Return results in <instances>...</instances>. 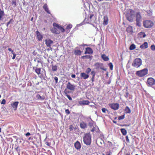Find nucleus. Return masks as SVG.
<instances>
[{
	"label": "nucleus",
	"mask_w": 155,
	"mask_h": 155,
	"mask_svg": "<svg viewBox=\"0 0 155 155\" xmlns=\"http://www.w3.org/2000/svg\"><path fill=\"white\" fill-rule=\"evenodd\" d=\"M82 58L83 59L84 58H87V59H89L90 58L91 56L90 55H84L82 56Z\"/></svg>",
	"instance_id": "nucleus-37"
},
{
	"label": "nucleus",
	"mask_w": 155,
	"mask_h": 155,
	"mask_svg": "<svg viewBox=\"0 0 155 155\" xmlns=\"http://www.w3.org/2000/svg\"><path fill=\"white\" fill-rule=\"evenodd\" d=\"M108 23V18L107 16H104V21L103 24L104 25H106Z\"/></svg>",
	"instance_id": "nucleus-19"
},
{
	"label": "nucleus",
	"mask_w": 155,
	"mask_h": 155,
	"mask_svg": "<svg viewBox=\"0 0 155 155\" xmlns=\"http://www.w3.org/2000/svg\"><path fill=\"white\" fill-rule=\"evenodd\" d=\"M93 50L91 48L87 47L86 48V51L85 52L84 54H92L93 53Z\"/></svg>",
	"instance_id": "nucleus-12"
},
{
	"label": "nucleus",
	"mask_w": 155,
	"mask_h": 155,
	"mask_svg": "<svg viewBox=\"0 0 155 155\" xmlns=\"http://www.w3.org/2000/svg\"><path fill=\"white\" fill-rule=\"evenodd\" d=\"M8 50L9 51H11L12 54L14 53L13 50H12V48H8Z\"/></svg>",
	"instance_id": "nucleus-53"
},
{
	"label": "nucleus",
	"mask_w": 155,
	"mask_h": 155,
	"mask_svg": "<svg viewBox=\"0 0 155 155\" xmlns=\"http://www.w3.org/2000/svg\"><path fill=\"white\" fill-rule=\"evenodd\" d=\"M91 71V69L90 68H88L86 69V72L87 74H89Z\"/></svg>",
	"instance_id": "nucleus-40"
},
{
	"label": "nucleus",
	"mask_w": 155,
	"mask_h": 155,
	"mask_svg": "<svg viewBox=\"0 0 155 155\" xmlns=\"http://www.w3.org/2000/svg\"><path fill=\"white\" fill-rule=\"evenodd\" d=\"M13 54V56L12 57V59H14L15 58V57L16 56V54L14 52L12 54Z\"/></svg>",
	"instance_id": "nucleus-52"
},
{
	"label": "nucleus",
	"mask_w": 155,
	"mask_h": 155,
	"mask_svg": "<svg viewBox=\"0 0 155 155\" xmlns=\"http://www.w3.org/2000/svg\"><path fill=\"white\" fill-rule=\"evenodd\" d=\"M135 16V11L131 9H129L126 15L127 19L130 22H132Z\"/></svg>",
	"instance_id": "nucleus-1"
},
{
	"label": "nucleus",
	"mask_w": 155,
	"mask_h": 155,
	"mask_svg": "<svg viewBox=\"0 0 155 155\" xmlns=\"http://www.w3.org/2000/svg\"><path fill=\"white\" fill-rule=\"evenodd\" d=\"M109 106L113 109L114 110H117L119 106V104L117 103H113L109 104Z\"/></svg>",
	"instance_id": "nucleus-8"
},
{
	"label": "nucleus",
	"mask_w": 155,
	"mask_h": 155,
	"mask_svg": "<svg viewBox=\"0 0 155 155\" xmlns=\"http://www.w3.org/2000/svg\"><path fill=\"white\" fill-rule=\"evenodd\" d=\"M52 69L53 71H55L57 70V66L56 65L52 66Z\"/></svg>",
	"instance_id": "nucleus-36"
},
{
	"label": "nucleus",
	"mask_w": 155,
	"mask_h": 155,
	"mask_svg": "<svg viewBox=\"0 0 155 155\" xmlns=\"http://www.w3.org/2000/svg\"><path fill=\"white\" fill-rule=\"evenodd\" d=\"M153 22L150 20H146L143 22V25L147 28H150L153 26Z\"/></svg>",
	"instance_id": "nucleus-5"
},
{
	"label": "nucleus",
	"mask_w": 155,
	"mask_h": 155,
	"mask_svg": "<svg viewBox=\"0 0 155 155\" xmlns=\"http://www.w3.org/2000/svg\"><path fill=\"white\" fill-rule=\"evenodd\" d=\"M108 65L109 66L111 70H112L113 69V65L111 63H110Z\"/></svg>",
	"instance_id": "nucleus-38"
},
{
	"label": "nucleus",
	"mask_w": 155,
	"mask_h": 155,
	"mask_svg": "<svg viewBox=\"0 0 155 155\" xmlns=\"http://www.w3.org/2000/svg\"><path fill=\"white\" fill-rule=\"evenodd\" d=\"M127 31L129 33H131L133 32V28L131 26H130L127 27L126 29Z\"/></svg>",
	"instance_id": "nucleus-22"
},
{
	"label": "nucleus",
	"mask_w": 155,
	"mask_h": 155,
	"mask_svg": "<svg viewBox=\"0 0 155 155\" xmlns=\"http://www.w3.org/2000/svg\"><path fill=\"white\" fill-rule=\"evenodd\" d=\"M87 124L84 121L81 122L80 124V127L82 129H85L87 128Z\"/></svg>",
	"instance_id": "nucleus-15"
},
{
	"label": "nucleus",
	"mask_w": 155,
	"mask_h": 155,
	"mask_svg": "<svg viewBox=\"0 0 155 155\" xmlns=\"http://www.w3.org/2000/svg\"><path fill=\"white\" fill-rule=\"evenodd\" d=\"M147 84L148 86H151L155 84V80L152 78H148Z\"/></svg>",
	"instance_id": "nucleus-7"
},
{
	"label": "nucleus",
	"mask_w": 155,
	"mask_h": 155,
	"mask_svg": "<svg viewBox=\"0 0 155 155\" xmlns=\"http://www.w3.org/2000/svg\"><path fill=\"white\" fill-rule=\"evenodd\" d=\"M80 76L82 79H86L88 78L89 75L87 74H86L85 73L82 72L81 73Z\"/></svg>",
	"instance_id": "nucleus-13"
},
{
	"label": "nucleus",
	"mask_w": 155,
	"mask_h": 155,
	"mask_svg": "<svg viewBox=\"0 0 155 155\" xmlns=\"http://www.w3.org/2000/svg\"><path fill=\"white\" fill-rule=\"evenodd\" d=\"M148 47V44L147 42H144L143 44L140 46V48L141 49H145Z\"/></svg>",
	"instance_id": "nucleus-20"
},
{
	"label": "nucleus",
	"mask_w": 155,
	"mask_h": 155,
	"mask_svg": "<svg viewBox=\"0 0 155 155\" xmlns=\"http://www.w3.org/2000/svg\"><path fill=\"white\" fill-rule=\"evenodd\" d=\"M43 9L45 10V11L49 14H50V12L48 8V6H47V4H45L43 6Z\"/></svg>",
	"instance_id": "nucleus-17"
},
{
	"label": "nucleus",
	"mask_w": 155,
	"mask_h": 155,
	"mask_svg": "<svg viewBox=\"0 0 155 155\" xmlns=\"http://www.w3.org/2000/svg\"><path fill=\"white\" fill-rule=\"evenodd\" d=\"M73 129L74 127L72 125H71L69 126V129L70 131L72 130Z\"/></svg>",
	"instance_id": "nucleus-45"
},
{
	"label": "nucleus",
	"mask_w": 155,
	"mask_h": 155,
	"mask_svg": "<svg viewBox=\"0 0 155 155\" xmlns=\"http://www.w3.org/2000/svg\"><path fill=\"white\" fill-rule=\"evenodd\" d=\"M148 70L147 68H144L141 71H137L136 74L140 77H143L147 74Z\"/></svg>",
	"instance_id": "nucleus-6"
},
{
	"label": "nucleus",
	"mask_w": 155,
	"mask_h": 155,
	"mask_svg": "<svg viewBox=\"0 0 155 155\" xmlns=\"http://www.w3.org/2000/svg\"><path fill=\"white\" fill-rule=\"evenodd\" d=\"M90 102L89 101L87 100H84L79 101L78 102L79 104L80 105H88Z\"/></svg>",
	"instance_id": "nucleus-14"
},
{
	"label": "nucleus",
	"mask_w": 155,
	"mask_h": 155,
	"mask_svg": "<svg viewBox=\"0 0 155 155\" xmlns=\"http://www.w3.org/2000/svg\"><path fill=\"white\" fill-rule=\"evenodd\" d=\"M31 135V134L29 132H28L25 134V135L26 136H28Z\"/></svg>",
	"instance_id": "nucleus-60"
},
{
	"label": "nucleus",
	"mask_w": 155,
	"mask_h": 155,
	"mask_svg": "<svg viewBox=\"0 0 155 155\" xmlns=\"http://www.w3.org/2000/svg\"><path fill=\"white\" fill-rule=\"evenodd\" d=\"M129 94L128 92H127L124 95L125 97L126 98H127L128 97V95Z\"/></svg>",
	"instance_id": "nucleus-55"
},
{
	"label": "nucleus",
	"mask_w": 155,
	"mask_h": 155,
	"mask_svg": "<svg viewBox=\"0 0 155 155\" xmlns=\"http://www.w3.org/2000/svg\"><path fill=\"white\" fill-rule=\"evenodd\" d=\"M36 33L38 40L39 41H41L43 38L42 35L38 31H36Z\"/></svg>",
	"instance_id": "nucleus-16"
},
{
	"label": "nucleus",
	"mask_w": 155,
	"mask_h": 155,
	"mask_svg": "<svg viewBox=\"0 0 155 155\" xmlns=\"http://www.w3.org/2000/svg\"><path fill=\"white\" fill-rule=\"evenodd\" d=\"M74 146L75 148L77 149L80 148L81 146L80 143L78 141H77L74 144Z\"/></svg>",
	"instance_id": "nucleus-21"
},
{
	"label": "nucleus",
	"mask_w": 155,
	"mask_h": 155,
	"mask_svg": "<svg viewBox=\"0 0 155 155\" xmlns=\"http://www.w3.org/2000/svg\"><path fill=\"white\" fill-rule=\"evenodd\" d=\"M97 144L99 145H102L104 143V142L102 140L100 139V140H98L97 141Z\"/></svg>",
	"instance_id": "nucleus-34"
},
{
	"label": "nucleus",
	"mask_w": 155,
	"mask_h": 155,
	"mask_svg": "<svg viewBox=\"0 0 155 155\" xmlns=\"http://www.w3.org/2000/svg\"><path fill=\"white\" fill-rule=\"evenodd\" d=\"M93 15H91L89 18H88V20L90 21H92V20H91V19L93 17Z\"/></svg>",
	"instance_id": "nucleus-48"
},
{
	"label": "nucleus",
	"mask_w": 155,
	"mask_h": 155,
	"mask_svg": "<svg viewBox=\"0 0 155 155\" xmlns=\"http://www.w3.org/2000/svg\"><path fill=\"white\" fill-rule=\"evenodd\" d=\"M111 153V151L110 150L109 151L106 152V155H110Z\"/></svg>",
	"instance_id": "nucleus-56"
},
{
	"label": "nucleus",
	"mask_w": 155,
	"mask_h": 155,
	"mask_svg": "<svg viewBox=\"0 0 155 155\" xmlns=\"http://www.w3.org/2000/svg\"><path fill=\"white\" fill-rule=\"evenodd\" d=\"M66 87L71 91H74L75 89V86L72 84L70 82H68L66 85Z\"/></svg>",
	"instance_id": "nucleus-9"
},
{
	"label": "nucleus",
	"mask_w": 155,
	"mask_h": 155,
	"mask_svg": "<svg viewBox=\"0 0 155 155\" xmlns=\"http://www.w3.org/2000/svg\"><path fill=\"white\" fill-rule=\"evenodd\" d=\"M125 110L126 113H130L131 112V110L129 107L127 106L125 109Z\"/></svg>",
	"instance_id": "nucleus-32"
},
{
	"label": "nucleus",
	"mask_w": 155,
	"mask_h": 155,
	"mask_svg": "<svg viewBox=\"0 0 155 155\" xmlns=\"http://www.w3.org/2000/svg\"><path fill=\"white\" fill-rule=\"evenodd\" d=\"M65 95L69 99V100L71 101L72 100L71 97L69 95L67 94L66 93H65Z\"/></svg>",
	"instance_id": "nucleus-41"
},
{
	"label": "nucleus",
	"mask_w": 155,
	"mask_h": 155,
	"mask_svg": "<svg viewBox=\"0 0 155 155\" xmlns=\"http://www.w3.org/2000/svg\"><path fill=\"white\" fill-rule=\"evenodd\" d=\"M65 112L68 114H69L70 113V112L68 109H67L65 110Z\"/></svg>",
	"instance_id": "nucleus-58"
},
{
	"label": "nucleus",
	"mask_w": 155,
	"mask_h": 155,
	"mask_svg": "<svg viewBox=\"0 0 155 155\" xmlns=\"http://www.w3.org/2000/svg\"><path fill=\"white\" fill-rule=\"evenodd\" d=\"M81 53V51L79 50H75L74 51V54L76 55H80Z\"/></svg>",
	"instance_id": "nucleus-26"
},
{
	"label": "nucleus",
	"mask_w": 155,
	"mask_h": 155,
	"mask_svg": "<svg viewBox=\"0 0 155 155\" xmlns=\"http://www.w3.org/2000/svg\"><path fill=\"white\" fill-rule=\"evenodd\" d=\"M136 25L140 27L141 26L142 17L140 12H137L136 14Z\"/></svg>",
	"instance_id": "nucleus-3"
},
{
	"label": "nucleus",
	"mask_w": 155,
	"mask_h": 155,
	"mask_svg": "<svg viewBox=\"0 0 155 155\" xmlns=\"http://www.w3.org/2000/svg\"><path fill=\"white\" fill-rule=\"evenodd\" d=\"M124 115L120 116L118 117V119L119 120L124 119Z\"/></svg>",
	"instance_id": "nucleus-39"
},
{
	"label": "nucleus",
	"mask_w": 155,
	"mask_h": 155,
	"mask_svg": "<svg viewBox=\"0 0 155 155\" xmlns=\"http://www.w3.org/2000/svg\"><path fill=\"white\" fill-rule=\"evenodd\" d=\"M101 57L105 61H107L109 60L108 57L105 54L102 55Z\"/></svg>",
	"instance_id": "nucleus-29"
},
{
	"label": "nucleus",
	"mask_w": 155,
	"mask_h": 155,
	"mask_svg": "<svg viewBox=\"0 0 155 155\" xmlns=\"http://www.w3.org/2000/svg\"><path fill=\"white\" fill-rule=\"evenodd\" d=\"M36 98L39 100H44L45 99V97L43 95L41 96L39 94H38L36 96Z\"/></svg>",
	"instance_id": "nucleus-23"
},
{
	"label": "nucleus",
	"mask_w": 155,
	"mask_h": 155,
	"mask_svg": "<svg viewBox=\"0 0 155 155\" xmlns=\"http://www.w3.org/2000/svg\"><path fill=\"white\" fill-rule=\"evenodd\" d=\"M6 101L5 99H3L1 102V104H5L6 103Z\"/></svg>",
	"instance_id": "nucleus-49"
},
{
	"label": "nucleus",
	"mask_w": 155,
	"mask_h": 155,
	"mask_svg": "<svg viewBox=\"0 0 155 155\" xmlns=\"http://www.w3.org/2000/svg\"><path fill=\"white\" fill-rule=\"evenodd\" d=\"M51 31L52 32L56 34H58L59 33L57 29L55 28H52Z\"/></svg>",
	"instance_id": "nucleus-25"
},
{
	"label": "nucleus",
	"mask_w": 155,
	"mask_h": 155,
	"mask_svg": "<svg viewBox=\"0 0 155 155\" xmlns=\"http://www.w3.org/2000/svg\"><path fill=\"white\" fill-rule=\"evenodd\" d=\"M91 135L90 133L84 134L83 137V141L84 144L87 145H90L91 142Z\"/></svg>",
	"instance_id": "nucleus-2"
},
{
	"label": "nucleus",
	"mask_w": 155,
	"mask_h": 155,
	"mask_svg": "<svg viewBox=\"0 0 155 155\" xmlns=\"http://www.w3.org/2000/svg\"><path fill=\"white\" fill-rule=\"evenodd\" d=\"M75 74H72L71 75V77L73 78H74L75 77Z\"/></svg>",
	"instance_id": "nucleus-61"
},
{
	"label": "nucleus",
	"mask_w": 155,
	"mask_h": 155,
	"mask_svg": "<svg viewBox=\"0 0 155 155\" xmlns=\"http://www.w3.org/2000/svg\"><path fill=\"white\" fill-rule=\"evenodd\" d=\"M100 69L101 70H103L104 71H106L107 70V69L106 68H103V67H101Z\"/></svg>",
	"instance_id": "nucleus-59"
},
{
	"label": "nucleus",
	"mask_w": 155,
	"mask_h": 155,
	"mask_svg": "<svg viewBox=\"0 0 155 155\" xmlns=\"http://www.w3.org/2000/svg\"><path fill=\"white\" fill-rule=\"evenodd\" d=\"M142 61L139 58H136L133 61L132 65L136 68L139 67L142 64Z\"/></svg>",
	"instance_id": "nucleus-4"
},
{
	"label": "nucleus",
	"mask_w": 155,
	"mask_h": 155,
	"mask_svg": "<svg viewBox=\"0 0 155 155\" xmlns=\"http://www.w3.org/2000/svg\"><path fill=\"white\" fill-rule=\"evenodd\" d=\"M13 21V19H10V21L7 23H8V24H10Z\"/></svg>",
	"instance_id": "nucleus-57"
},
{
	"label": "nucleus",
	"mask_w": 155,
	"mask_h": 155,
	"mask_svg": "<svg viewBox=\"0 0 155 155\" xmlns=\"http://www.w3.org/2000/svg\"><path fill=\"white\" fill-rule=\"evenodd\" d=\"M45 43L47 47L51 48V45L53 43V41L50 39H46Z\"/></svg>",
	"instance_id": "nucleus-10"
},
{
	"label": "nucleus",
	"mask_w": 155,
	"mask_h": 155,
	"mask_svg": "<svg viewBox=\"0 0 155 155\" xmlns=\"http://www.w3.org/2000/svg\"><path fill=\"white\" fill-rule=\"evenodd\" d=\"M126 140L127 142L129 143L130 142V140L128 138V136H127L126 137Z\"/></svg>",
	"instance_id": "nucleus-54"
},
{
	"label": "nucleus",
	"mask_w": 155,
	"mask_h": 155,
	"mask_svg": "<svg viewBox=\"0 0 155 155\" xmlns=\"http://www.w3.org/2000/svg\"><path fill=\"white\" fill-rule=\"evenodd\" d=\"M54 79L55 81V83H58V78L57 77H55L54 78Z\"/></svg>",
	"instance_id": "nucleus-51"
},
{
	"label": "nucleus",
	"mask_w": 155,
	"mask_h": 155,
	"mask_svg": "<svg viewBox=\"0 0 155 155\" xmlns=\"http://www.w3.org/2000/svg\"><path fill=\"white\" fill-rule=\"evenodd\" d=\"M18 102L15 101L11 105L12 107L15 109V110L17 108L18 105Z\"/></svg>",
	"instance_id": "nucleus-18"
},
{
	"label": "nucleus",
	"mask_w": 155,
	"mask_h": 155,
	"mask_svg": "<svg viewBox=\"0 0 155 155\" xmlns=\"http://www.w3.org/2000/svg\"><path fill=\"white\" fill-rule=\"evenodd\" d=\"M148 16H151L152 15V12L151 10H147L146 11Z\"/></svg>",
	"instance_id": "nucleus-33"
},
{
	"label": "nucleus",
	"mask_w": 155,
	"mask_h": 155,
	"mask_svg": "<svg viewBox=\"0 0 155 155\" xmlns=\"http://www.w3.org/2000/svg\"><path fill=\"white\" fill-rule=\"evenodd\" d=\"M139 35L141 38H144L146 37V35L144 32H141L139 33Z\"/></svg>",
	"instance_id": "nucleus-30"
},
{
	"label": "nucleus",
	"mask_w": 155,
	"mask_h": 155,
	"mask_svg": "<svg viewBox=\"0 0 155 155\" xmlns=\"http://www.w3.org/2000/svg\"><path fill=\"white\" fill-rule=\"evenodd\" d=\"M12 5H14V6H16V3L15 0H13L12 2Z\"/></svg>",
	"instance_id": "nucleus-44"
},
{
	"label": "nucleus",
	"mask_w": 155,
	"mask_h": 155,
	"mask_svg": "<svg viewBox=\"0 0 155 155\" xmlns=\"http://www.w3.org/2000/svg\"><path fill=\"white\" fill-rule=\"evenodd\" d=\"M121 132L124 135H125L127 133L126 130L124 128H122L120 129Z\"/></svg>",
	"instance_id": "nucleus-27"
},
{
	"label": "nucleus",
	"mask_w": 155,
	"mask_h": 155,
	"mask_svg": "<svg viewBox=\"0 0 155 155\" xmlns=\"http://www.w3.org/2000/svg\"><path fill=\"white\" fill-rule=\"evenodd\" d=\"M91 131L92 132H98L99 131V130L98 127L95 126V127H93Z\"/></svg>",
	"instance_id": "nucleus-24"
},
{
	"label": "nucleus",
	"mask_w": 155,
	"mask_h": 155,
	"mask_svg": "<svg viewBox=\"0 0 155 155\" xmlns=\"http://www.w3.org/2000/svg\"><path fill=\"white\" fill-rule=\"evenodd\" d=\"M94 77H92L91 78V81L92 82H94Z\"/></svg>",
	"instance_id": "nucleus-62"
},
{
	"label": "nucleus",
	"mask_w": 155,
	"mask_h": 155,
	"mask_svg": "<svg viewBox=\"0 0 155 155\" xmlns=\"http://www.w3.org/2000/svg\"><path fill=\"white\" fill-rule=\"evenodd\" d=\"M53 25L54 26L58 28L62 32H64L65 31V30L64 28H63L61 26H60L59 25L57 24L56 23H54L53 24Z\"/></svg>",
	"instance_id": "nucleus-11"
},
{
	"label": "nucleus",
	"mask_w": 155,
	"mask_h": 155,
	"mask_svg": "<svg viewBox=\"0 0 155 155\" xmlns=\"http://www.w3.org/2000/svg\"><path fill=\"white\" fill-rule=\"evenodd\" d=\"M15 149H16V150L18 153H20V149L18 147V146L16 147L15 148Z\"/></svg>",
	"instance_id": "nucleus-47"
},
{
	"label": "nucleus",
	"mask_w": 155,
	"mask_h": 155,
	"mask_svg": "<svg viewBox=\"0 0 155 155\" xmlns=\"http://www.w3.org/2000/svg\"><path fill=\"white\" fill-rule=\"evenodd\" d=\"M136 48L135 45L134 44H132L130 46L129 49L130 50H133Z\"/></svg>",
	"instance_id": "nucleus-35"
},
{
	"label": "nucleus",
	"mask_w": 155,
	"mask_h": 155,
	"mask_svg": "<svg viewBox=\"0 0 155 155\" xmlns=\"http://www.w3.org/2000/svg\"><path fill=\"white\" fill-rule=\"evenodd\" d=\"M41 68H36L35 69V71L38 75H39L41 73Z\"/></svg>",
	"instance_id": "nucleus-28"
},
{
	"label": "nucleus",
	"mask_w": 155,
	"mask_h": 155,
	"mask_svg": "<svg viewBox=\"0 0 155 155\" xmlns=\"http://www.w3.org/2000/svg\"><path fill=\"white\" fill-rule=\"evenodd\" d=\"M82 45L84 46H87V45L86 44H83V45Z\"/></svg>",
	"instance_id": "nucleus-63"
},
{
	"label": "nucleus",
	"mask_w": 155,
	"mask_h": 155,
	"mask_svg": "<svg viewBox=\"0 0 155 155\" xmlns=\"http://www.w3.org/2000/svg\"><path fill=\"white\" fill-rule=\"evenodd\" d=\"M72 26L71 25H68L67 26L66 28L67 29H70L72 27Z\"/></svg>",
	"instance_id": "nucleus-50"
},
{
	"label": "nucleus",
	"mask_w": 155,
	"mask_h": 155,
	"mask_svg": "<svg viewBox=\"0 0 155 155\" xmlns=\"http://www.w3.org/2000/svg\"><path fill=\"white\" fill-rule=\"evenodd\" d=\"M91 74L92 75V77H95V73L94 71H92L91 72Z\"/></svg>",
	"instance_id": "nucleus-46"
},
{
	"label": "nucleus",
	"mask_w": 155,
	"mask_h": 155,
	"mask_svg": "<svg viewBox=\"0 0 155 155\" xmlns=\"http://www.w3.org/2000/svg\"><path fill=\"white\" fill-rule=\"evenodd\" d=\"M151 49L153 51H155V46L154 45H152L150 47Z\"/></svg>",
	"instance_id": "nucleus-42"
},
{
	"label": "nucleus",
	"mask_w": 155,
	"mask_h": 155,
	"mask_svg": "<svg viewBox=\"0 0 155 155\" xmlns=\"http://www.w3.org/2000/svg\"><path fill=\"white\" fill-rule=\"evenodd\" d=\"M99 64L98 63H97L95 64V65H99Z\"/></svg>",
	"instance_id": "nucleus-64"
},
{
	"label": "nucleus",
	"mask_w": 155,
	"mask_h": 155,
	"mask_svg": "<svg viewBox=\"0 0 155 155\" xmlns=\"http://www.w3.org/2000/svg\"><path fill=\"white\" fill-rule=\"evenodd\" d=\"M101 110H102V112L103 113H106V111H107V112L108 111V110H107V109H106L105 108H102V109Z\"/></svg>",
	"instance_id": "nucleus-43"
},
{
	"label": "nucleus",
	"mask_w": 155,
	"mask_h": 155,
	"mask_svg": "<svg viewBox=\"0 0 155 155\" xmlns=\"http://www.w3.org/2000/svg\"><path fill=\"white\" fill-rule=\"evenodd\" d=\"M5 15V13L3 11L0 10V20L1 18Z\"/></svg>",
	"instance_id": "nucleus-31"
}]
</instances>
